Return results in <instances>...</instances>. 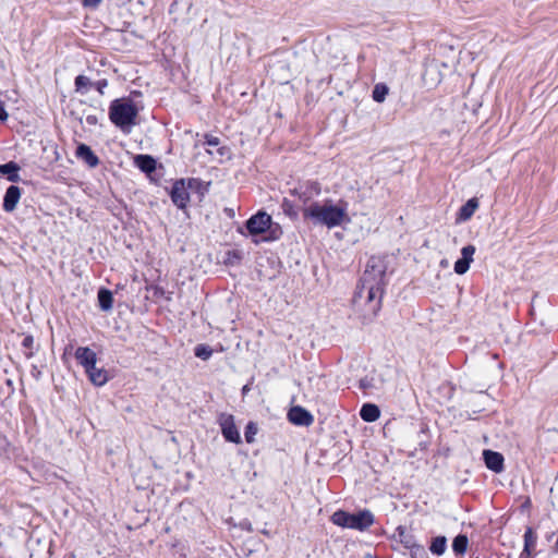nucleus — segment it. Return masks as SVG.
<instances>
[{"mask_svg":"<svg viewBox=\"0 0 558 558\" xmlns=\"http://www.w3.org/2000/svg\"><path fill=\"white\" fill-rule=\"evenodd\" d=\"M386 271L387 266L385 259L379 256H372L366 264L365 271L354 292L353 302L356 304L360 300L365 298L369 311H372L374 315H376L381 307V298L386 284Z\"/></svg>","mask_w":558,"mask_h":558,"instance_id":"1","label":"nucleus"},{"mask_svg":"<svg viewBox=\"0 0 558 558\" xmlns=\"http://www.w3.org/2000/svg\"><path fill=\"white\" fill-rule=\"evenodd\" d=\"M304 220L311 221L314 226H325L333 229L349 221L347 215V205L333 204L331 199L311 203L302 208Z\"/></svg>","mask_w":558,"mask_h":558,"instance_id":"2","label":"nucleus"},{"mask_svg":"<svg viewBox=\"0 0 558 558\" xmlns=\"http://www.w3.org/2000/svg\"><path fill=\"white\" fill-rule=\"evenodd\" d=\"M138 108L130 98H117L110 102L109 119L124 133H130L136 124Z\"/></svg>","mask_w":558,"mask_h":558,"instance_id":"3","label":"nucleus"},{"mask_svg":"<svg viewBox=\"0 0 558 558\" xmlns=\"http://www.w3.org/2000/svg\"><path fill=\"white\" fill-rule=\"evenodd\" d=\"M203 185V181L197 178L175 180L169 192L172 203L180 209H185L190 202V189Z\"/></svg>","mask_w":558,"mask_h":558,"instance_id":"4","label":"nucleus"},{"mask_svg":"<svg viewBox=\"0 0 558 558\" xmlns=\"http://www.w3.org/2000/svg\"><path fill=\"white\" fill-rule=\"evenodd\" d=\"M322 192L320 184L316 181H306L291 190V194L296 196L302 203V208L308 206L315 196Z\"/></svg>","mask_w":558,"mask_h":558,"instance_id":"5","label":"nucleus"},{"mask_svg":"<svg viewBox=\"0 0 558 558\" xmlns=\"http://www.w3.org/2000/svg\"><path fill=\"white\" fill-rule=\"evenodd\" d=\"M271 216L265 211H258L248 218L245 222V227L250 234L259 235L266 233L270 227Z\"/></svg>","mask_w":558,"mask_h":558,"instance_id":"6","label":"nucleus"},{"mask_svg":"<svg viewBox=\"0 0 558 558\" xmlns=\"http://www.w3.org/2000/svg\"><path fill=\"white\" fill-rule=\"evenodd\" d=\"M74 355L85 371L94 369V366L97 364V355L88 347H78Z\"/></svg>","mask_w":558,"mask_h":558,"instance_id":"7","label":"nucleus"},{"mask_svg":"<svg viewBox=\"0 0 558 558\" xmlns=\"http://www.w3.org/2000/svg\"><path fill=\"white\" fill-rule=\"evenodd\" d=\"M21 195V187H19L17 185H10L7 189L5 194L3 196V210L7 213H12L20 202Z\"/></svg>","mask_w":558,"mask_h":558,"instance_id":"8","label":"nucleus"},{"mask_svg":"<svg viewBox=\"0 0 558 558\" xmlns=\"http://www.w3.org/2000/svg\"><path fill=\"white\" fill-rule=\"evenodd\" d=\"M374 521L373 514L369 511H361L351 513L349 519L348 529L364 530L372 525Z\"/></svg>","mask_w":558,"mask_h":558,"instance_id":"9","label":"nucleus"},{"mask_svg":"<svg viewBox=\"0 0 558 558\" xmlns=\"http://www.w3.org/2000/svg\"><path fill=\"white\" fill-rule=\"evenodd\" d=\"M483 457L486 466L496 472L500 473L504 470V457L501 453L493 451V450H484Z\"/></svg>","mask_w":558,"mask_h":558,"instance_id":"10","label":"nucleus"},{"mask_svg":"<svg viewBox=\"0 0 558 558\" xmlns=\"http://www.w3.org/2000/svg\"><path fill=\"white\" fill-rule=\"evenodd\" d=\"M76 156H77V158L85 161L90 168H95L99 163V158L92 150V148L86 144H80L76 147Z\"/></svg>","mask_w":558,"mask_h":558,"instance_id":"11","label":"nucleus"},{"mask_svg":"<svg viewBox=\"0 0 558 558\" xmlns=\"http://www.w3.org/2000/svg\"><path fill=\"white\" fill-rule=\"evenodd\" d=\"M85 373L95 386H104L110 379L109 372L102 367H97L96 365L94 366V369L85 371Z\"/></svg>","mask_w":558,"mask_h":558,"instance_id":"12","label":"nucleus"},{"mask_svg":"<svg viewBox=\"0 0 558 558\" xmlns=\"http://www.w3.org/2000/svg\"><path fill=\"white\" fill-rule=\"evenodd\" d=\"M478 205L480 204H478V201L476 197L470 198L459 209L457 220L466 221V220L471 219V217L474 215L475 210L478 208Z\"/></svg>","mask_w":558,"mask_h":558,"instance_id":"13","label":"nucleus"},{"mask_svg":"<svg viewBox=\"0 0 558 558\" xmlns=\"http://www.w3.org/2000/svg\"><path fill=\"white\" fill-rule=\"evenodd\" d=\"M135 165L145 173H151L156 170V160L149 155H137Z\"/></svg>","mask_w":558,"mask_h":558,"instance_id":"14","label":"nucleus"},{"mask_svg":"<svg viewBox=\"0 0 558 558\" xmlns=\"http://www.w3.org/2000/svg\"><path fill=\"white\" fill-rule=\"evenodd\" d=\"M19 171L20 166L14 161L0 165V174L7 175L10 182H17L20 180Z\"/></svg>","mask_w":558,"mask_h":558,"instance_id":"15","label":"nucleus"},{"mask_svg":"<svg viewBox=\"0 0 558 558\" xmlns=\"http://www.w3.org/2000/svg\"><path fill=\"white\" fill-rule=\"evenodd\" d=\"M222 434L228 441L235 444L241 442L240 432L233 424V421H226V423L222 425Z\"/></svg>","mask_w":558,"mask_h":558,"instance_id":"16","label":"nucleus"},{"mask_svg":"<svg viewBox=\"0 0 558 558\" xmlns=\"http://www.w3.org/2000/svg\"><path fill=\"white\" fill-rule=\"evenodd\" d=\"M97 298H98L99 307L102 311L108 312L112 308L113 295L110 290L105 289V288L99 289Z\"/></svg>","mask_w":558,"mask_h":558,"instance_id":"17","label":"nucleus"},{"mask_svg":"<svg viewBox=\"0 0 558 558\" xmlns=\"http://www.w3.org/2000/svg\"><path fill=\"white\" fill-rule=\"evenodd\" d=\"M93 85L94 82L83 74H80L75 77V92L80 95H86L89 92V89L93 88Z\"/></svg>","mask_w":558,"mask_h":558,"instance_id":"18","label":"nucleus"},{"mask_svg":"<svg viewBox=\"0 0 558 558\" xmlns=\"http://www.w3.org/2000/svg\"><path fill=\"white\" fill-rule=\"evenodd\" d=\"M361 418H379L380 410L374 403H365L360 410Z\"/></svg>","mask_w":558,"mask_h":558,"instance_id":"19","label":"nucleus"},{"mask_svg":"<svg viewBox=\"0 0 558 558\" xmlns=\"http://www.w3.org/2000/svg\"><path fill=\"white\" fill-rule=\"evenodd\" d=\"M281 210L282 213L289 217L291 220H296L299 218V213L293 204L292 201L284 197L281 203Z\"/></svg>","mask_w":558,"mask_h":558,"instance_id":"20","label":"nucleus"},{"mask_svg":"<svg viewBox=\"0 0 558 558\" xmlns=\"http://www.w3.org/2000/svg\"><path fill=\"white\" fill-rule=\"evenodd\" d=\"M267 235L264 238L265 241H277L283 234L282 228L277 222H270V227L267 229Z\"/></svg>","mask_w":558,"mask_h":558,"instance_id":"21","label":"nucleus"},{"mask_svg":"<svg viewBox=\"0 0 558 558\" xmlns=\"http://www.w3.org/2000/svg\"><path fill=\"white\" fill-rule=\"evenodd\" d=\"M287 418H313V415L304 408L296 405L289 410Z\"/></svg>","mask_w":558,"mask_h":558,"instance_id":"22","label":"nucleus"},{"mask_svg":"<svg viewBox=\"0 0 558 558\" xmlns=\"http://www.w3.org/2000/svg\"><path fill=\"white\" fill-rule=\"evenodd\" d=\"M447 547V539L445 536L434 538L430 545V551L436 555H442Z\"/></svg>","mask_w":558,"mask_h":558,"instance_id":"23","label":"nucleus"},{"mask_svg":"<svg viewBox=\"0 0 558 558\" xmlns=\"http://www.w3.org/2000/svg\"><path fill=\"white\" fill-rule=\"evenodd\" d=\"M388 95V87L385 84H376L372 92V97L376 102H383Z\"/></svg>","mask_w":558,"mask_h":558,"instance_id":"24","label":"nucleus"},{"mask_svg":"<svg viewBox=\"0 0 558 558\" xmlns=\"http://www.w3.org/2000/svg\"><path fill=\"white\" fill-rule=\"evenodd\" d=\"M350 514L341 510L336 511L331 517V521L338 526L348 527Z\"/></svg>","mask_w":558,"mask_h":558,"instance_id":"25","label":"nucleus"},{"mask_svg":"<svg viewBox=\"0 0 558 558\" xmlns=\"http://www.w3.org/2000/svg\"><path fill=\"white\" fill-rule=\"evenodd\" d=\"M468 548V537L465 535H458L452 543V549L457 554L465 553Z\"/></svg>","mask_w":558,"mask_h":558,"instance_id":"26","label":"nucleus"},{"mask_svg":"<svg viewBox=\"0 0 558 558\" xmlns=\"http://www.w3.org/2000/svg\"><path fill=\"white\" fill-rule=\"evenodd\" d=\"M213 349L208 344H198L194 349L196 357L207 361L213 355Z\"/></svg>","mask_w":558,"mask_h":558,"instance_id":"27","label":"nucleus"},{"mask_svg":"<svg viewBox=\"0 0 558 558\" xmlns=\"http://www.w3.org/2000/svg\"><path fill=\"white\" fill-rule=\"evenodd\" d=\"M475 251V246L472 244L463 246L461 250V258L471 264L473 262V255Z\"/></svg>","mask_w":558,"mask_h":558,"instance_id":"28","label":"nucleus"},{"mask_svg":"<svg viewBox=\"0 0 558 558\" xmlns=\"http://www.w3.org/2000/svg\"><path fill=\"white\" fill-rule=\"evenodd\" d=\"M470 263H468L466 260L462 259V258H459L456 263H454V272L458 274V275H464L469 268H470Z\"/></svg>","mask_w":558,"mask_h":558,"instance_id":"29","label":"nucleus"},{"mask_svg":"<svg viewBox=\"0 0 558 558\" xmlns=\"http://www.w3.org/2000/svg\"><path fill=\"white\" fill-rule=\"evenodd\" d=\"M258 432V427L255 423L251 422L247 426H246V430H245V440L250 444H252L254 441V437L255 435L257 434Z\"/></svg>","mask_w":558,"mask_h":558,"instance_id":"30","label":"nucleus"},{"mask_svg":"<svg viewBox=\"0 0 558 558\" xmlns=\"http://www.w3.org/2000/svg\"><path fill=\"white\" fill-rule=\"evenodd\" d=\"M108 87V80L101 78L94 82L93 88H95L100 96L105 95V89Z\"/></svg>","mask_w":558,"mask_h":558,"instance_id":"31","label":"nucleus"},{"mask_svg":"<svg viewBox=\"0 0 558 558\" xmlns=\"http://www.w3.org/2000/svg\"><path fill=\"white\" fill-rule=\"evenodd\" d=\"M525 541V550L527 551L531 547L535 545V536L533 535L532 530H527L524 535Z\"/></svg>","mask_w":558,"mask_h":558,"instance_id":"32","label":"nucleus"},{"mask_svg":"<svg viewBox=\"0 0 558 558\" xmlns=\"http://www.w3.org/2000/svg\"><path fill=\"white\" fill-rule=\"evenodd\" d=\"M205 144L210 147H218L220 145V138L211 134H205Z\"/></svg>","mask_w":558,"mask_h":558,"instance_id":"33","label":"nucleus"},{"mask_svg":"<svg viewBox=\"0 0 558 558\" xmlns=\"http://www.w3.org/2000/svg\"><path fill=\"white\" fill-rule=\"evenodd\" d=\"M34 345V338L32 336H26L22 340V347L28 350H32Z\"/></svg>","mask_w":558,"mask_h":558,"instance_id":"34","label":"nucleus"},{"mask_svg":"<svg viewBox=\"0 0 558 558\" xmlns=\"http://www.w3.org/2000/svg\"><path fill=\"white\" fill-rule=\"evenodd\" d=\"M102 0H83L82 3L85 8H97Z\"/></svg>","mask_w":558,"mask_h":558,"instance_id":"35","label":"nucleus"},{"mask_svg":"<svg viewBox=\"0 0 558 558\" xmlns=\"http://www.w3.org/2000/svg\"><path fill=\"white\" fill-rule=\"evenodd\" d=\"M9 114L4 108V102L0 99V121L8 120Z\"/></svg>","mask_w":558,"mask_h":558,"instance_id":"36","label":"nucleus"},{"mask_svg":"<svg viewBox=\"0 0 558 558\" xmlns=\"http://www.w3.org/2000/svg\"><path fill=\"white\" fill-rule=\"evenodd\" d=\"M209 184H210L209 182L205 183V182L203 181V185H201V186H195L193 190H196V191H197V192H199V193H204V192H207V191H208V186H209Z\"/></svg>","mask_w":558,"mask_h":558,"instance_id":"37","label":"nucleus"},{"mask_svg":"<svg viewBox=\"0 0 558 558\" xmlns=\"http://www.w3.org/2000/svg\"><path fill=\"white\" fill-rule=\"evenodd\" d=\"M360 387H361L362 389H367V388H369V387H371V384H369V381L367 380V378H363V379H361V380H360Z\"/></svg>","mask_w":558,"mask_h":558,"instance_id":"38","label":"nucleus"},{"mask_svg":"<svg viewBox=\"0 0 558 558\" xmlns=\"http://www.w3.org/2000/svg\"><path fill=\"white\" fill-rule=\"evenodd\" d=\"M86 122L89 124V125H95L97 123V118L95 116H87L86 118Z\"/></svg>","mask_w":558,"mask_h":558,"instance_id":"39","label":"nucleus"},{"mask_svg":"<svg viewBox=\"0 0 558 558\" xmlns=\"http://www.w3.org/2000/svg\"><path fill=\"white\" fill-rule=\"evenodd\" d=\"M477 399H480L481 401H484V400H487L489 401V397L485 393H478L475 396Z\"/></svg>","mask_w":558,"mask_h":558,"instance_id":"40","label":"nucleus"},{"mask_svg":"<svg viewBox=\"0 0 558 558\" xmlns=\"http://www.w3.org/2000/svg\"><path fill=\"white\" fill-rule=\"evenodd\" d=\"M217 153L220 155V156H225L226 153H227V147H218L217 149Z\"/></svg>","mask_w":558,"mask_h":558,"instance_id":"41","label":"nucleus"},{"mask_svg":"<svg viewBox=\"0 0 558 558\" xmlns=\"http://www.w3.org/2000/svg\"><path fill=\"white\" fill-rule=\"evenodd\" d=\"M293 422H294L295 424H298V425H302V424H304V425H308L312 421H301V420H298V421H293Z\"/></svg>","mask_w":558,"mask_h":558,"instance_id":"42","label":"nucleus"},{"mask_svg":"<svg viewBox=\"0 0 558 558\" xmlns=\"http://www.w3.org/2000/svg\"><path fill=\"white\" fill-rule=\"evenodd\" d=\"M248 390H250L248 385L243 386V388H242L243 395H245Z\"/></svg>","mask_w":558,"mask_h":558,"instance_id":"43","label":"nucleus"},{"mask_svg":"<svg viewBox=\"0 0 558 558\" xmlns=\"http://www.w3.org/2000/svg\"><path fill=\"white\" fill-rule=\"evenodd\" d=\"M220 418H229V420H232L234 418L233 415H228V416H225L223 414L220 416Z\"/></svg>","mask_w":558,"mask_h":558,"instance_id":"44","label":"nucleus"},{"mask_svg":"<svg viewBox=\"0 0 558 558\" xmlns=\"http://www.w3.org/2000/svg\"><path fill=\"white\" fill-rule=\"evenodd\" d=\"M27 357H31L33 355V352L29 351L28 353H25Z\"/></svg>","mask_w":558,"mask_h":558,"instance_id":"45","label":"nucleus"},{"mask_svg":"<svg viewBox=\"0 0 558 558\" xmlns=\"http://www.w3.org/2000/svg\"><path fill=\"white\" fill-rule=\"evenodd\" d=\"M477 412H481L480 409H473V413H477Z\"/></svg>","mask_w":558,"mask_h":558,"instance_id":"46","label":"nucleus"}]
</instances>
